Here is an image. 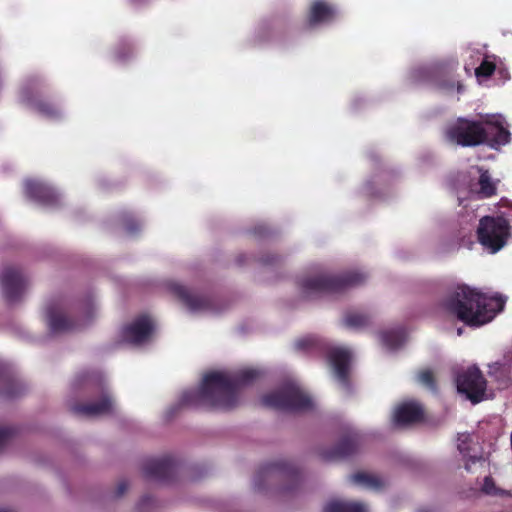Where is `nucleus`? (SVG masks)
I'll list each match as a JSON object with an SVG mask.
<instances>
[{"mask_svg":"<svg viewBox=\"0 0 512 512\" xmlns=\"http://www.w3.org/2000/svg\"><path fill=\"white\" fill-rule=\"evenodd\" d=\"M12 433L13 430L11 428H0V449L7 443Z\"/></svg>","mask_w":512,"mask_h":512,"instance_id":"c9c22d12","label":"nucleus"},{"mask_svg":"<svg viewBox=\"0 0 512 512\" xmlns=\"http://www.w3.org/2000/svg\"><path fill=\"white\" fill-rule=\"evenodd\" d=\"M260 376L256 369H243L233 375L224 372L207 373L201 385L182 393L179 406L231 410L239 400V390L252 384Z\"/></svg>","mask_w":512,"mask_h":512,"instance_id":"f257e3e1","label":"nucleus"},{"mask_svg":"<svg viewBox=\"0 0 512 512\" xmlns=\"http://www.w3.org/2000/svg\"><path fill=\"white\" fill-rule=\"evenodd\" d=\"M447 138L463 147H475L487 141V131L482 121L458 118L446 131Z\"/></svg>","mask_w":512,"mask_h":512,"instance_id":"1a4fd4ad","label":"nucleus"},{"mask_svg":"<svg viewBox=\"0 0 512 512\" xmlns=\"http://www.w3.org/2000/svg\"><path fill=\"white\" fill-rule=\"evenodd\" d=\"M20 384L5 374L4 366L0 363V387H4L0 393L5 397L11 398L18 395V392L14 391V387H19Z\"/></svg>","mask_w":512,"mask_h":512,"instance_id":"a878e982","label":"nucleus"},{"mask_svg":"<svg viewBox=\"0 0 512 512\" xmlns=\"http://www.w3.org/2000/svg\"><path fill=\"white\" fill-rule=\"evenodd\" d=\"M506 298L487 296L466 285H459L443 299L442 306L460 321L471 327L490 322L504 308Z\"/></svg>","mask_w":512,"mask_h":512,"instance_id":"f03ea898","label":"nucleus"},{"mask_svg":"<svg viewBox=\"0 0 512 512\" xmlns=\"http://www.w3.org/2000/svg\"><path fill=\"white\" fill-rule=\"evenodd\" d=\"M71 410L74 414L85 418L109 415L115 410V401L111 393L105 390L102 392L99 401L87 404H75L71 406Z\"/></svg>","mask_w":512,"mask_h":512,"instance_id":"f3484780","label":"nucleus"},{"mask_svg":"<svg viewBox=\"0 0 512 512\" xmlns=\"http://www.w3.org/2000/svg\"><path fill=\"white\" fill-rule=\"evenodd\" d=\"M129 229H130V237H131L135 234H138L141 231L142 225L138 220L130 218Z\"/></svg>","mask_w":512,"mask_h":512,"instance_id":"e433bc0d","label":"nucleus"},{"mask_svg":"<svg viewBox=\"0 0 512 512\" xmlns=\"http://www.w3.org/2000/svg\"><path fill=\"white\" fill-rule=\"evenodd\" d=\"M458 392L464 394L473 404H477L484 399L487 381L481 370L472 366L460 371L456 377Z\"/></svg>","mask_w":512,"mask_h":512,"instance_id":"9b49d317","label":"nucleus"},{"mask_svg":"<svg viewBox=\"0 0 512 512\" xmlns=\"http://www.w3.org/2000/svg\"><path fill=\"white\" fill-rule=\"evenodd\" d=\"M358 448V436L356 434L347 435L341 438L334 448L323 451L322 457L328 461L341 460L355 454Z\"/></svg>","mask_w":512,"mask_h":512,"instance_id":"aec40b11","label":"nucleus"},{"mask_svg":"<svg viewBox=\"0 0 512 512\" xmlns=\"http://www.w3.org/2000/svg\"><path fill=\"white\" fill-rule=\"evenodd\" d=\"M285 481L288 485L285 491H294L302 482L300 470L291 462L279 460L268 462L259 467L255 474L254 486L257 490H263L266 482Z\"/></svg>","mask_w":512,"mask_h":512,"instance_id":"0eeeda50","label":"nucleus"},{"mask_svg":"<svg viewBox=\"0 0 512 512\" xmlns=\"http://www.w3.org/2000/svg\"><path fill=\"white\" fill-rule=\"evenodd\" d=\"M44 311L49 330L59 334L89 326L97 317L98 310L93 299L71 301L56 298L46 303Z\"/></svg>","mask_w":512,"mask_h":512,"instance_id":"7ed1b4c3","label":"nucleus"},{"mask_svg":"<svg viewBox=\"0 0 512 512\" xmlns=\"http://www.w3.org/2000/svg\"><path fill=\"white\" fill-rule=\"evenodd\" d=\"M41 81L38 77L27 79L21 86L19 98L26 105L34 108L43 117L56 120L61 118L63 111L49 102L39 100Z\"/></svg>","mask_w":512,"mask_h":512,"instance_id":"9d476101","label":"nucleus"},{"mask_svg":"<svg viewBox=\"0 0 512 512\" xmlns=\"http://www.w3.org/2000/svg\"><path fill=\"white\" fill-rule=\"evenodd\" d=\"M479 193L483 197H491L496 193V186L492 182L491 177L487 171L480 174L479 177Z\"/></svg>","mask_w":512,"mask_h":512,"instance_id":"cd10ccee","label":"nucleus"},{"mask_svg":"<svg viewBox=\"0 0 512 512\" xmlns=\"http://www.w3.org/2000/svg\"><path fill=\"white\" fill-rule=\"evenodd\" d=\"M369 316L356 312H349L344 317V324L350 328H361L369 324Z\"/></svg>","mask_w":512,"mask_h":512,"instance_id":"bb28decb","label":"nucleus"},{"mask_svg":"<svg viewBox=\"0 0 512 512\" xmlns=\"http://www.w3.org/2000/svg\"><path fill=\"white\" fill-rule=\"evenodd\" d=\"M323 512H367V508L360 502L331 500L324 506Z\"/></svg>","mask_w":512,"mask_h":512,"instance_id":"5701e85b","label":"nucleus"},{"mask_svg":"<svg viewBox=\"0 0 512 512\" xmlns=\"http://www.w3.org/2000/svg\"><path fill=\"white\" fill-rule=\"evenodd\" d=\"M24 190L29 199L45 206L53 207L60 201L59 193L43 181L26 180Z\"/></svg>","mask_w":512,"mask_h":512,"instance_id":"dca6fc26","label":"nucleus"},{"mask_svg":"<svg viewBox=\"0 0 512 512\" xmlns=\"http://www.w3.org/2000/svg\"><path fill=\"white\" fill-rule=\"evenodd\" d=\"M114 55L118 61H125L126 60V45L121 44V46L119 48H116Z\"/></svg>","mask_w":512,"mask_h":512,"instance_id":"4c0bfd02","label":"nucleus"},{"mask_svg":"<svg viewBox=\"0 0 512 512\" xmlns=\"http://www.w3.org/2000/svg\"><path fill=\"white\" fill-rule=\"evenodd\" d=\"M294 347L297 351L325 354L335 378L345 389L349 390V369L351 363V353L349 350L329 347L327 343L316 336L300 338L295 341Z\"/></svg>","mask_w":512,"mask_h":512,"instance_id":"20e7f679","label":"nucleus"},{"mask_svg":"<svg viewBox=\"0 0 512 512\" xmlns=\"http://www.w3.org/2000/svg\"><path fill=\"white\" fill-rule=\"evenodd\" d=\"M261 404L280 411L298 412L312 408L311 398L300 387L287 383L278 390L261 397Z\"/></svg>","mask_w":512,"mask_h":512,"instance_id":"423d86ee","label":"nucleus"},{"mask_svg":"<svg viewBox=\"0 0 512 512\" xmlns=\"http://www.w3.org/2000/svg\"><path fill=\"white\" fill-rule=\"evenodd\" d=\"M509 236L510 224L506 218L502 216H484L480 219L477 238L479 243L491 253L501 250Z\"/></svg>","mask_w":512,"mask_h":512,"instance_id":"6e6552de","label":"nucleus"},{"mask_svg":"<svg viewBox=\"0 0 512 512\" xmlns=\"http://www.w3.org/2000/svg\"><path fill=\"white\" fill-rule=\"evenodd\" d=\"M462 89H463V85L460 82H458L457 83V90H458V92H461Z\"/></svg>","mask_w":512,"mask_h":512,"instance_id":"37998d69","label":"nucleus"},{"mask_svg":"<svg viewBox=\"0 0 512 512\" xmlns=\"http://www.w3.org/2000/svg\"><path fill=\"white\" fill-rule=\"evenodd\" d=\"M481 490L483 493L491 496L503 495L505 493L504 490L496 486L495 481L491 476H486L484 478Z\"/></svg>","mask_w":512,"mask_h":512,"instance_id":"473e14b6","label":"nucleus"},{"mask_svg":"<svg viewBox=\"0 0 512 512\" xmlns=\"http://www.w3.org/2000/svg\"><path fill=\"white\" fill-rule=\"evenodd\" d=\"M417 381L432 392L437 391L436 379L430 369H423L417 374Z\"/></svg>","mask_w":512,"mask_h":512,"instance_id":"c756f323","label":"nucleus"},{"mask_svg":"<svg viewBox=\"0 0 512 512\" xmlns=\"http://www.w3.org/2000/svg\"><path fill=\"white\" fill-rule=\"evenodd\" d=\"M382 344L388 349H397L405 341L406 332L403 328L383 331L380 334Z\"/></svg>","mask_w":512,"mask_h":512,"instance_id":"b1692460","label":"nucleus"},{"mask_svg":"<svg viewBox=\"0 0 512 512\" xmlns=\"http://www.w3.org/2000/svg\"><path fill=\"white\" fill-rule=\"evenodd\" d=\"M170 291L192 312L207 310L211 307V301L208 297L194 295L181 284L172 283Z\"/></svg>","mask_w":512,"mask_h":512,"instance_id":"a211bd4d","label":"nucleus"},{"mask_svg":"<svg viewBox=\"0 0 512 512\" xmlns=\"http://www.w3.org/2000/svg\"><path fill=\"white\" fill-rule=\"evenodd\" d=\"M178 471V463L171 456L147 460L143 465V473L148 480L158 483H170Z\"/></svg>","mask_w":512,"mask_h":512,"instance_id":"ddd939ff","label":"nucleus"},{"mask_svg":"<svg viewBox=\"0 0 512 512\" xmlns=\"http://www.w3.org/2000/svg\"><path fill=\"white\" fill-rule=\"evenodd\" d=\"M470 443L471 437L469 434H461L458 437L457 448L465 459V469L468 472H471L472 464L480 463L482 465L485 463V459L482 456L470 455Z\"/></svg>","mask_w":512,"mask_h":512,"instance_id":"4be33fe9","label":"nucleus"},{"mask_svg":"<svg viewBox=\"0 0 512 512\" xmlns=\"http://www.w3.org/2000/svg\"><path fill=\"white\" fill-rule=\"evenodd\" d=\"M440 86H441V88H449V89L453 88V84H450L448 87H446L445 85H440Z\"/></svg>","mask_w":512,"mask_h":512,"instance_id":"a18cd8bd","label":"nucleus"},{"mask_svg":"<svg viewBox=\"0 0 512 512\" xmlns=\"http://www.w3.org/2000/svg\"><path fill=\"white\" fill-rule=\"evenodd\" d=\"M418 512H428V511L425 509H420Z\"/></svg>","mask_w":512,"mask_h":512,"instance_id":"de8ad7c7","label":"nucleus"},{"mask_svg":"<svg viewBox=\"0 0 512 512\" xmlns=\"http://www.w3.org/2000/svg\"><path fill=\"white\" fill-rule=\"evenodd\" d=\"M154 503H155V500L153 499V497H151L149 495H145L142 497L139 504L137 505V510L139 512L149 511L150 509H152L154 507Z\"/></svg>","mask_w":512,"mask_h":512,"instance_id":"72a5a7b5","label":"nucleus"},{"mask_svg":"<svg viewBox=\"0 0 512 512\" xmlns=\"http://www.w3.org/2000/svg\"><path fill=\"white\" fill-rule=\"evenodd\" d=\"M489 368V374L495 375L499 386L506 387L509 384L511 380L507 375V367L505 365L495 363L494 365H490Z\"/></svg>","mask_w":512,"mask_h":512,"instance_id":"c85d7f7f","label":"nucleus"},{"mask_svg":"<svg viewBox=\"0 0 512 512\" xmlns=\"http://www.w3.org/2000/svg\"><path fill=\"white\" fill-rule=\"evenodd\" d=\"M125 489H126V483H124V482H123V483H121V484L119 485V493H120V494H123V493H124V491H125Z\"/></svg>","mask_w":512,"mask_h":512,"instance_id":"79ce46f5","label":"nucleus"},{"mask_svg":"<svg viewBox=\"0 0 512 512\" xmlns=\"http://www.w3.org/2000/svg\"><path fill=\"white\" fill-rule=\"evenodd\" d=\"M96 377L90 372H82L75 376L72 382V388L74 390L80 389L81 387H91L95 384Z\"/></svg>","mask_w":512,"mask_h":512,"instance_id":"7c9ffc66","label":"nucleus"},{"mask_svg":"<svg viewBox=\"0 0 512 512\" xmlns=\"http://www.w3.org/2000/svg\"><path fill=\"white\" fill-rule=\"evenodd\" d=\"M235 263L237 266L242 267L248 263V257L245 254H239L235 258Z\"/></svg>","mask_w":512,"mask_h":512,"instance_id":"58836bf2","label":"nucleus"},{"mask_svg":"<svg viewBox=\"0 0 512 512\" xmlns=\"http://www.w3.org/2000/svg\"><path fill=\"white\" fill-rule=\"evenodd\" d=\"M337 16L334 5L325 0H314L309 8L307 22L310 27L319 24L330 23Z\"/></svg>","mask_w":512,"mask_h":512,"instance_id":"6ab92c4d","label":"nucleus"},{"mask_svg":"<svg viewBox=\"0 0 512 512\" xmlns=\"http://www.w3.org/2000/svg\"><path fill=\"white\" fill-rule=\"evenodd\" d=\"M121 334H122L123 341H125L127 338V335H128V325L127 324L122 325Z\"/></svg>","mask_w":512,"mask_h":512,"instance_id":"a19ab883","label":"nucleus"},{"mask_svg":"<svg viewBox=\"0 0 512 512\" xmlns=\"http://www.w3.org/2000/svg\"><path fill=\"white\" fill-rule=\"evenodd\" d=\"M496 65L493 61L484 59L481 64L475 69V75L477 77H490L495 72Z\"/></svg>","mask_w":512,"mask_h":512,"instance_id":"2f4dec72","label":"nucleus"},{"mask_svg":"<svg viewBox=\"0 0 512 512\" xmlns=\"http://www.w3.org/2000/svg\"><path fill=\"white\" fill-rule=\"evenodd\" d=\"M367 279L365 273L347 271L341 274H320L301 280L300 286L305 298L324 294L343 292L344 290L361 285Z\"/></svg>","mask_w":512,"mask_h":512,"instance_id":"39448f33","label":"nucleus"},{"mask_svg":"<svg viewBox=\"0 0 512 512\" xmlns=\"http://www.w3.org/2000/svg\"><path fill=\"white\" fill-rule=\"evenodd\" d=\"M0 512H10V511L6 510V509H2V510H0Z\"/></svg>","mask_w":512,"mask_h":512,"instance_id":"49530a36","label":"nucleus"},{"mask_svg":"<svg viewBox=\"0 0 512 512\" xmlns=\"http://www.w3.org/2000/svg\"><path fill=\"white\" fill-rule=\"evenodd\" d=\"M253 232L255 235L262 236V235L266 234L267 229L264 226H259V227H255Z\"/></svg>","mask_w":512,"mask_h":512,"instance_id":"ea45409f","label":"nucleus"},{"mask_svg":"<svg viewBox=\"0 0 512 512\" xmlns=\"http://www.w3.org/2000/svg\"><path fill=\"white\" fill-rule=\"evenodd\" d=\"M350 480L354 484L362 485L372 489H379L382 487V482L379 478L364 472H357L351 475Z\"/></svg>","mask_w":512,"mask_h":512,"instance_id":"393cba45","label":"nucleus"},{"mask_svg":"<svg viewBox=\"0 0 512 512\" xmlns=\"http://www.w3.org/2000/svg\"><path fill=\"white\" fill-rule=\"evenodd\" d=\"M424 412L422 407L415 402H408L400 405L394 413V421L398 425L417 423L423 420Z\"/></svg>","mask_w":512,"mask_h":512,"instance_id":"412c9836","label":"nucleus"},{"mask_svg":"<svg viewBox=\"0 0 512 512\" xmlns=\"http://www.w3.org/2000/svg\"><path fill=\"white\" fill-rule=\"evenodd\" d=\"M27 279L14 267H5L0 274L2 295L9 304L18 302L27 289Z\"/></svg>","mask_w":512,"mask_h":512,"instance_id":"f8f14e48","label":"nucleus"},{"mask_svg":"<svg viewBox=\"0 0 512 512\" xmlns=\"http://www.w3.org/2000/svg\"><path fill=\"white\" fill-rule=\"evenodd\" d=\"M483 125L487 131V141L484 144L489 147L498 149L511 141V133L501 115H487L483 119Z\"/></svg>","mask_w":512,"mask_h":512,"instance_id":"2eb2a0df","label":"nucleus"},{"mask_svg":"<svg viewBox=\"0 0 512 512\" xmlns=\"http://www.w3.org/2000/svg\"><path fill=\"white\" fill-rule=\"evenodd\" d=\"M122 225H123L124 227H126V226H127V221H126V219H125V218H123V219H122Z\"/></svg>","mask_w":512,"mask_h":512,"instance_id":"c03bdc74","label":"nucleus"},{"mask_svg":"<svg viewBox=\"0 0 512 512\" xmlns=\"http://www.w3.org/2000/svg\"><path fill=\"white\" fill-rule=\"evenodd\" d=\"M156 323L148 314H141L130 321V347L142 348L150 345L156 335Z\"/></svg>","mask_w":512,"mask_h":512,"instance_id":"4468645a","label":"nucleus"},{"mask_svg":"<svg viewBox=\"0 0 512 512\" xmlns=\"http://www.w3.org/2000/svg\"><path fill=\"white\" fill-rule=\"evenodd\" d=\"M281 262V259L279 256L275 254H269L265 257H262L259 259V263L263 266H276Z\"/></svg>","mask_w":512,"mask_h":512,"instance_id":"f704fd0d","label":"nucleus"}]
</instances>
